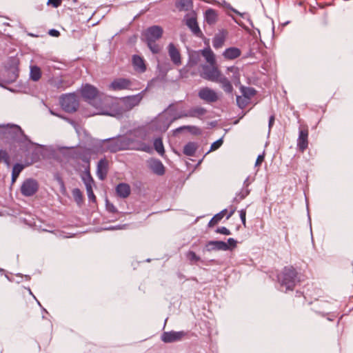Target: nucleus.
Wrapping results in <instances>:
<instances>
[{
  "label": "nucleus",
  "instance_id": "nucleus-1",
  "mask_svg": "<svg viewBox=\"0 0 353 353\" xmlns=\"http://www.w3.org/2000/svg\"><path fill=\"white\" fill-rule=\"evenodd\" d=\"M107 149L111 152L120 150H137L147 153L152 152V136L150 128L139 126L130 130L125 136L108 139Z\"/></svg>",
  "mask_w": 353,
  "mask_h": 353
},
{
  "label": "nucleus",
  "instance_id": "nucleus-2",
  "mask_svg": "<svg viewBox=\"0 0 353 353\" xmlns=\"http://www.w3.org/2000/svg\"><path fill=\"white\" fill-rule=\"evenodd\" d=\"M82 97L90 103L97 110V114L116 116V109L117 105L112 103L111 100L107 97H100L99 99V91L97 88L90 84L86 83L82 85L81 89Z\"/></svg>",
  "mask_w": 353,
  "mask_h": 353
},
{
  "label": "nucleus",
  "instance_id": "nucleus-3",
  "mask_svg": "<svg viewBox=\"0 0 353 353\" xmlns=\"http://www.w3.org/2000/svg\"><path fill=\"white\" fill-rule=\"evenodd\" d=\"M281 287L285 288V292L293 290L297 281V272L292 266L285 267L277 276Z\"/></svg>",
  "mask_w": 353,
  "mask_h": 353
},
{
  "label": "nucleus",
  "instance_id": "nucleus-4",
  "mask_svg": "<svg viewBox=\"0 0 353 353\" xmlns=\"http://www.w3.org/2000/svg\"><path fill=\"white\" fill-rule=\"evenodd\" d=\"M172 123L168 112L165 110L151 121L150 128L156 131L164 132L169 128Z\"/></svg>",
  "mask_w": 353,
  "mask_h": 353
},
{
  "label": "nucleus",
  "instance_id": "nucleus-5",
  "mask_svg": "<svg viewBox=\"0 0 353 353\" xmlns=\"http://www.w3.org/2000/svg\"><path fill=\"white\" fill-rule=\"evenodd\" d=\"M61 105L66 112L72 113L77 110L79 101L74 94H66L60 99Z\"/></svg>",
  "mask_w": 353,
  "mask_h": 353
},
{
  "label": "nucleus",
  "instance_id": "nucleus-6",
  "mask_svg": "<svg viewBox=\"0 0 353 353\" xmlns=\"http://www.w3.org/2000/svg\"><path fill=\"white\" fill-rule=\"evenodd\" d=\"M201 68L202 71L201 72L200 76L203 79L212 82H215L221 74L216 63L214 64L202 65Z\"/></svg>",
  "mask_w": 353,
  "mask_h": 353
},
{
  "label": "nucleus",
  "instance_id": "nucleus-7",
  "mask_svg": "<svg viewBox=\"0 0 353 353\" xmlns=\"http://www.w3.org/2000/svg\"><path fill=\"white\" fill-rule=\"evenodd\" d=\"M39 188V184L36 179L28 178L22 183L20 191L25 196H32L37 192Z\"/></svg>",
  "mask_w": 353,
  "mask_h": 353
},
{
  "label": "nucleus",
  "instance_id": "nucleus-8",
  "mask_svg": "<svg viewBox=\"0 0 353 353\" xmlns=\"http://www.w3.org/2000/svg\"><path fill=\"white\" fill-rule=\"evenodd\" d=\"M198 97L208 103H214L219 99L217 93L208 87L201 88L198 92Z\"/></svg>",
  "mask_w": 353,
  "mask_h": 353
},
{
  "label": "nucleus",
  "instance_id": "nucleus-9",
  "mask_svg": "<svg viewBox=\"0 0 353 353\" xmlns=\"http://www.w3.org/2000/svg\"><path fill=\"white\" fill-rule=\"evenodd\" d=\"M167 50L172 63L176 66L181 65L182 64V59L179 49L173 43H170L168 46Z\"/></svg>",
  "mask_w": 353,
  "mask_h": 353
},
{
  "label": "nucleus",
  "instance_id": "nucleus-10",
  "mask_svg": "<svg viewBox=\"0 0 353 353\" xmlns=\"http://www.w3.org/2000/svg\"><path fill=\"white\" fill-rule=\"evenodd\" d=\"M308 129L307 127L300 128L299 137L297 139V148L299 151L303 152L308 146Z\"/></svg>",
  "mask_w": 353,
  "mask_h": 353
},
{
  "label": "nucleus",
  "instance_id": "nucleus-11",
  "mask_svg": "<svg viewBox=\"0 0 353 353\" xmlns=\"http://www.w3.org/2000/svg\"><path fill=\"white\" fill-rule=\"evenodd\" d=\"M185 335L184 331L164 332L161 335V340L166 343H174L181 341Z\"/></svg>",
  "mask_w": 353,
  "mask_h": 353
},
{
  "label": "nucleus",
  "instance_id": "nucleus-12",
  "mask_svg": "<svg viewBox=\"0 0 353 353\" xmlns=\"http://www.w3.org/2000/svg\"><path fill=\"white\" fill-rule=\"evenodd\" d=\"M132 85V82L126 78H117L114 79L109 85V89L114 91L128 90Z\"/></svg>",
  "mask_w": 353,
  "mask_h": 353
},
{
  "label": "nucleus",
  "instance_id": "nucleus-13",
  "mask_svg": "<svg viewBox=\"0 0 353 353\" xmlns=\"http://www.w3.org/2000/svg\"><path fill=\"white\" fill-rule=\"evenodd\" d=\"M143 97V92L138 93L134 95L128 96L123 97L122 101L128 110H131L134 107L138 105Z\"/></svg>",
  "mask_w": 353,
  "mask_h": 353
},
{
  "label": "nucleus",
  "instance_id": "nucleus-14",
  "mask_svg": "<svg viewBox=\"0 0 353 353\" xmlns=\"http://www.w3.org/2000/svg\"><path fill=\"white\" fill-rule=\"evenodd\" d=\"M163 29L159 26H153L145 31L146 41H156L162 37Z\"/></svg>",
  "mask_w": 353,
  "mask_h": 353
},
{
  "label": "nucleus",
  "instance_id": "nucleus-15",
  "mask_svg": "<svg viewBox=\"0 0 353 353\" xmlns=\"http://www.w3.org/2000/svg\"><path fill=\"white\" fill-rule=\"evenodd\" d=\"M165 110L168 112L172 122L182 118L188 117L187 110H182L181 108H179L174 104H170Z\"/></svg>",
  "mask_w": 353,
  "mask_h": 353
},
{
  "label": "nucleus",
  "instance_id": "nucleus-16",
  "mask_svg": "<svg viewBox=\"0 0 353 353\" xmlns=\"http://www.w3.org/2000/svg\"><path fill=\"white\" fill-rule=\"evenodd\" d=\"M185 21L186 26L191 30L192 32L195 36L201 37L203 35L194 16L187 14L185 17Z\"/></svg>",
  "mask_w": 353,
  "mask_h": 353
},
{
  "label": "nucleus",
  "instance_id": "nucleus-17",
  "mask_svg": "<svg viewBox=\"0 0 353 353\" xmlns=\"http://www.w3.org/2000/svg\"><path fill=\"white\" fill-rule=\"evenodd\" d=\"M229 245L222 241H210L206 243L204 251L212 252L215 250H228Z\"/></svg>",
  "mask_w": 353,
  "mask_h": 353
},
{
  "label": "nucleus",
  "instance_id": "nucleus-18",
  "mask_svg": "<svg viewBox=\"0 0 353 353\" xmlns=\"http://www.w3.org/2000/svg\"><path fill=\"white\" fill-rule=\"evenodd\" d=\"M108 172V161L105 158H103L98 162L97 168V175L100 180L103 181L106 178Z\"/></svg>",
  "mask_w": 353,
  "mask_h": 353
},
{
  "label": "nucleus",
  "instance_id": "nucleus-19",
  "mask_svg": "<svg viewBox=\"0 0 353 353\" xmlns=\"http://www.w3.org/2000/svg\"><path fill=\"white\" fill-rule=\"evenodd\" d=\"M132 64L134 70L139 73H143L146 71L145 60L139 55L134 54L132 56Z\"/></svg>",
  "mask_w": 353,
  "mask_h": 353
},
{
  "label": "nucleus",
  "instance_id": "nucleus-20",
  "mask_svg": "<svg viewBox=\"0 0 353 353\" xmlns=\"http://www.w3.org/2000/svg\"><path fill=\"white\" fill-rule=\"evenodd\" d=\"M207 110L201 106H194L187 110L188 117L203 119L207 114Z\"/></svg>",
  "mask_w": 353,
  "mask_h": 353
},
{
  "label": "nucleus",
  "instance_id": "nucleus-21",
  "mask_svg": "<svg viewBox=\"0 0 353 353\" xmlns=\"http://www.w3.org/2000/svg\"><path fill=\"white\" fill-rule=\"evenodd\" d=\"M150 169L157 175H163L165 173V168L162 162L159 159H151L149 161Z\"/></svg>",
  "mask_w": 353,
  "mask_h": 353
},
{
  "label": "nucleus",
  "instance_id": "nucleus-22",
  "mask_svg": "<svg viewBox=\"0 0 353 353\" xmlns=\"http://www.w3.org/2000/svg\"><path fill=\"white\" fill-rule=\"evenodd\" d=\"M241 54V51L236 47H230L226 48L223 52V56L225 59L233 60L239 57Z\"/></svg>",
  "mask_w": 353,
  "mask_h": 353
},
{
  "label": "nucleus",
  "instance_id": "nucleus-23",
  "mask_svg": "<svg viewBox=\"0 0 353 353\" xmlns=\"http://www.w3.org/2000/svg\"><path fill=\"white\" fill-rule=\"evenodd\" d=\"M50 84L57 90H63L70 87L72 83L62 78H54L50 80Z\"/></svg>",
  "mask_w": 353,
  "mask_h": 353
},
{
  "label": "nucleus",
  "instance_id": "nucleus-24",
  "mask_svg": "<svg viewBox=\"0 0 353 353\" xmlns=\"http://www.w3.org/2000/svg\"><path fill=\"white\" fill-rule=\"evenodd\" d=\"M204 18L208 24L213 25L216 22L218 19L217 12L212 8H209L205 10Z\"/></svg>",
  "mask_w": 353,
  "mask_h": 353
},
{
  "label": "nucleus",
  "instance_id": "nucleus-25",
  "mask_svg": "<svg viewBox=\"0 0 353 353\" xmlns=\"http://www.w3.org/2000/svg\"><path fill=\"white\" fill-rule=\"evenodd\" d=\"M117 195L121 198H127L130 194V188L127 183H121L116 187Z\"/></svg>",
  "mask_w": 353,
  "mask_h": 353
},
{
  "label": "nucleus",
  "instance_id": "nucleus-26",
  "mask_svg": "<svg viewBox=\"0 0 353 353\" xmlns=\"http://www.w3.org/2000/svg\"><path fill=\"white\" fill-rule=\"evenodd\" d=\"M216 83H219L221 85V88L223 90L227 93H232L233 91V87L230 81L222 74L220 75V77L217 79L215 81Z\"/></svg>",
  "mask_w": 353,
  "mask_h": 353
},
{
  "label": "nucleus",
  "instance_id": "nucleus-27",
  "mask_svg": "<svg viewBox=\"0 0 353 353\" xmlns=\"http://www.w3.org/2000/svg\"><path fill=\"white\" fill-rule=\"evenodd\" d=\"M200 52L201 55L205 58L209 64H214L216 63L214 54L210 48H205L200 51Z\"/></svg>",
  "mask_w": 353,
  "mask_h": 353
},
{
  "label": "nucleus",
  "instance_id": "nucleus-28",
  "mask_svg": "<svg viewBox=\"0 0 353 353\" xmlns=\"http://www.w3.org/2000/svg\"><path fill=\"white\" fill-rule=\"evenodd\" d=\"M201 59L200 51H192L189 54V59L187 67H193L198 64Z\"/></svg>",
  "mask_w": 353,
  "mask_h": 353
},
{
  "label": "nucleus",
  "instance_id": "nucleus-29",
  "mask_svg": "<svg viewBox=\"0 0 353 353\" xmlns=\"http://www.w3.org/2000/svg\"><path fill=\"white\" fill-rule=\"evenodd\" d=\"M175 6L179 11H188L192 8L193 3L192 0H179Z\"/></svg>",
  "mask_w": 353,
  "mask_h": 353
},
{
  "label": "nucleus",
  "instance_id": "nucleus-30",
  "mask_svg": "<svg viewBox=\"0 0 353 353\" xmlns=\"http://www.w3.org/2000/svg\"><path fill=\"white\" fill-rule=\"evenodd\" d=\"M197 149V145L196 143L194 142H188L183 147V153L190 157H192L194 155Z\"/></svg>",
  "mask_w": 353,
  "mask_h": 353
},
{
  "label": "nucleus",
  "instance_id": "nucleus-31",
  "mask_svg": "<svg viewBox=\"0 0 353 353\" xmlns=\"http://www.w3.org/2000/svg\"><path fill=\"white\" fill-rule=\"evenodd\" d=\"M227 213V209L221 210L220 212L215 214L208 223V227L212 228L216 225L224 217Z\"/></svg>",
  "mask_w": 353,
  "mask_h": 353
},
{
  "label": "nucleus",
  "instance_id": "nucleus-32",
  "mask_svg": "<svg viewBox=\"0 0 353 353\" xmlns=\"http://www.w3.org/2000/svg\"><path fill=\"white\" fill-rule=\"evenodd\" d=\"M30 79L34 81H37L41 79V71L39 67L37 65L30 66Z\"/></svg>",
  "mask_w": 353,
  "mask_h": 353
},
{
  "label": "nucleus",
  "instance_id": "nucleus-33",
  "mask_svg": "<svg viewBox=\"0 0 353 353\" xmlns=\"http://www.w3.org/2000/svg\"><path fill=\"white\" fill-rule=\"evenodd\" d=\"M24 165L21 163H16L14 165L12 171V183H14L21 171L23 170Z\"/></svg>",
  "mask_w": 353,
  "mask_h": 353
},
{
  "label": "nucleus",
  "instance_id": "nucleus-34",
  "mask_svg": "<svg viewBox=\"0 0 353 353\" xmlns=\"http://www.w3.org/2000/svg\"><path fill=\"white\" fill-rule=\"evenodd\" d=\"M14 65L13 67L10 68L8 70V73H11V75L9 78V81H14L17 77H18V68H17V63L16 59H13Z\"/></svg>",
  "mask_w": 353,
  "mask_h": 353
},
{
  "label": "nucleus",
  "instance_id": "nucleus-35",
  "mask_svg": "<svg viewBox=\"0 0 353 353\" xmlns=\"http://www.w3.org/2000/svg\"><path fill=\"white\" fill-rule=\"evenodd\" d=\"M153 145L155 150L160 154L163 155L165 152L162 139L156 138L153 141Z\"/></svg>",
  "mask_w": 353,
  "mask_h": 353
},
{
  "label": "nucleus",
  "instance_id": "nucleus-36",
  "mask_svg": "<svg viewBox=\"0 0 353 353\" xmlns=\"http://www.w3.org/2000/svg\"><path fill=\"white\" fill-rule=\"evenodd\" d=\"M185 256L190 264H194L201 261L200 256L196 255L194 252L191 250H189L185 253Z\"/></svg>",
  "mask_w": 353,
  "mask_h": 353
},
{
  "label": "nucleus",
  "instance_id": "nucleus-37",
  "mask_svg": "<svg viewBox=\"0 0 353 353\" xmlns=\"http://www.w3.org/2000/svg\"><path fill=\"white\" fill-rule=\"evenodd\" d=\"M78 158L81 159L83 162L88 164V166H90V152L88 150H84L82 152H79L78 154Z\"/></svg>",
  "mask_w": 353,
  "mask_h": 353
},
{
  "label": "nucleus",
  "instance_id": "nucleus-38",
  "mask_svg": "<svg viewBox=\"0 0 353 353\" xmlns=\"http://www.w3.org/2000/svg\"><path fill=\"white\" fill-rule=\"evenodd\" d=\"M74 201L78 205L81 204L83 202V194L79 188H74L72 192Z\"/></svg>",
  "mask_w": 353,
  "mask_h": 353
},
{
  "label": "nucleus",
  "instance_id": "nucleus-39",
  "mask_svg": "<svg viewBox=\"0 0 353 353\" xmlns=\"http://www.w3.org/2000/svg\"><path fill=\"white\" fill-rule=\"evenodd\" d=\"M224 40L223 36H216L212 41L213 47L216 49L221 48L223 45Z\"/></svg>",
  "mask_w": 353,
  "mask_h": 353
},
{
  "label": "nucleus",
  "instance_id": "nucleus-40",
  "mask_svg": "<svg viewBox=\"0 0 353 353\" xmlns=\"http://www.w3.org/2000/svg\"><path fill=\"white\" fill-rule=\"evenodd\" d=\"M0 161L3 162L8 166L10 165V156L6 150H0Z\"/></svg>",
  "mask_w": 353,
  "mask_h": 353
},
{
  "label": "nucleus",
  "instance_id": "nucleus-41",
  "mask_svg": "<svg viewBox=\"0 0 353 353\" xmlns=\"http://www.w3.org/2000/svg\"><path fill=\"white\" fill-rule=\"evenodd\" d=\"M227 70L228 72H231L233 73V76L232 78L233 81H239L240 74H239V70L238 68H236L235 66H230L227 68Z\"/></svg>",
  "mask_w": 353,
  "mask_h": 353
},
{
  "label": "nucleus",
  "instance_id": "nucleus-42",
  "mask_svg": "<svg viewBox=\"0 0 353 353\" xmlns=\"http://www.w3.org/2000/svg\"><path fill=\"white\" fill-rule=\"evenodd\" d=\"M249 193L250 190H248V188H243L239 192V193L236 194V197L234 198V200L236 202H239L245 199L249 194Z\"/></svg>",
  "mask_w": 353,
  "mask_h": 353
},
{
  "label": "nucleus",
  "instance_id": "nucleus-43",
  "mask_svg": "<svg viewBox=\"0 0 353 353\" xmlns=\"http://www.w3.org/2000/svg\"><path fill=\"white\" fill-rule=\"evenodd\" d=\"M150 50L154 54L158 53L160 51V48L156 41H146Z\"/></svg>",
  "mask_w": 353,
  "mask_h": 353
},
{
  "label": "nucleus",
  "instance_id": "nucleus-44",
  "mask_svg": "<svg viewBox=\"0 0 353 353\" xmlns=\"http://www.w3.org/2000/svg\"><path fill=\"white\" fill-rule=\"evenodd\" d=\"M86 188V192H87L88 199L90 201L95 203L96 202V196L94 194V192L92 190V186H90V185H87V188Z\"/></svg>",
  "mask_w": 353,
  "mask_h": 353
},
{
  "label": "nucleus",
  "instance_id": "nucleus-45",
  "mask_svg": "<svg viewBox=\"0 0 353 353\" xmlns=\"http://www.w3.org/2000/svg\"><path fill=\"white\" fill-rule=\"evenodd\" d=\"M83 181L84 182L85 188H87V185H90V186H92L94 185V180L89 172L85 176L83 177Z\"/></svg>",
  "mask_w": 353,
  "mask_h": 353
},
{
  "label": "nucleus",
  "instance_id": "nucleus-46",
  "mask_svg": "<svg viewBox=\"0 0 353 353\" xmlns=\"http://www.w3.org/2000/svg\"><path fill=\"white\" fill-rule=\"evenodd\" d=\"M222 6H223V8H226V9H228L230 10H231L232 12H234L235 14L241 16V17H243V13H241L240 12H239L237 10H236L235 8H234L231 5L230 3L226 2V1H223Z\"/></svg>",
  "mask_w": 353,
  "mask_h": 353
},
{
  "label": "nucleus",
  "instance_id": "nucleus-47",
  "mask_svg": "<svg viewBox=\"0 0 353 353\" xmlns=\"http://www.w3.org/2000/svg\"><path fill=\"white\" fill-rule=\"evenodd\" d=\"M183 128H188V129H192V132L194 133V134H199L200 133L201 130L199 128L196 127V126H183V127H180L177 129H176V132H180L182 129Z\"/></svg>",
  "mask_w": 353,
  "mask_h": 353
},
{
  "label": "nucleus",
  "instance_id": "nucleus-48",
  "mask_svg": "<svg viewBox=\"0 0 353 353\" xmlns=\"http://www.w3.org/2000/svg\"><path fill=\"white\" fill-rule=\"evenodd\" d=\"M216 232L220 233L224 235H230L231 234L230 231L225 227L218 228L216 230Z\"/></svg>",
  "mask_w": 353,
  "mask_h": 353
},
{
  "label": "nucleus",
  "instance_id": "nucleus-49",
  "mask_svg": "<svg viewBox=\"0 0 353 353\" xmlns=\"http://www.w3.org/2000/svg\"><path fill=\"white\" fill-rule=\"evenodd\" d=\"M223 143L222 139H219L216 141L214 142L210 148L211 150H215L218 149Z\"/></svg>",
  "mask_w": 353,
  "mask_h": 353
},
{
  "label": "nucleus",
  "instance_id": "nucleus-50",
  "mask_svg": "<svg viewBox=\"0 0 353 353\" xmlns=\"http://www.w3.org/2000/svg\"><path fill=\"white\" fill-rule=\"evenodd\" d=\"M239 215L241 220L242 221V223L245 225L246 222V210L245 209H242L239 211Z\"/></svg>",
  "mask_w": 353,
  "mask_h": 353
},
{
  "label": "nucleus",
  "instance_id": "nucleus-51",
  "mask_svg": "<svg viewBox=\"0 0 353 353\" xmlns=\"http://www.w3.org/2000/svg\"><path fill=\"white\" fill-rule=\"evenodd\" d=\"M265 159V154L264 152L261 154H259L258 157H257V159H256V163H255V166L257 167V166H260L261 164L263 163V161H264Z\"/></svg>",
  "mask_w": 353,
  "mask_h": 353
},
{
  "label": "nucleus",
  "instance_id": "nucleus-52",
  "mask_svg": "<svg viewBox=\"0 0 353 353\" xmlns=\"http://www.w3.org/2000/svg\"><path fill=\"white\" fill-rule=\"evenodd\" d=\"M106 208L107 210L112 213H115L117 212V208L112 204L107 201L106 203Z\"/></svg>",
  "mask_w": 353,
  "mask_h": 353
},
{
  "label": "nucleus",
  "instance_id": "nucleus-53",
  "mask_svg": "<svg viewBox=\"0 0 353 353\" xmlns=\"http://www.w3.org/2000/svg\"><path fill=\"white\" fill-rule=\"evenodd\" d=\"M62 0H48V4H51L54 8H58L59 6H60Z\"/></svg>",
  "mask_w": 353,
  "mask_h": 353
},
{
  "label": "nucleus",
  "instance_id": "nucleus-54",
  "mask_svg": "<svg viewBox=\"0 0 353 353\" xmlns=\"http://www.w3.org/2000/svg\"><path fill=\"white\" fill-rule=\"evenodd\" d=\"M226 243L229 245V249L230 247L235 248L236 245V241L233 238H229Z\"/></svg>",
  "mask_w": 353,
  "mask_h": 353
},
{
  "label": "nucleus",
  "instance_id": "nucleus-55",
  "mask_svg": "<svg viewBox=\"0 0 353 353\" xmlns=\"http://www.w3.org/2000/svg\"><path fill=\"white\" fill-rule=\"evenodd\" d=\"M10 128L12 129L13 132L15 134L22 133L21 128L19 125H12Z\"/></svg>",
  "mask_w": 353,
  "mask_h": 353
},
{
  "label": "nucleus",
  "instance_id": "nucleus-56",
  "mask_svg": "<svg viewBox=\"0 0 353 353\" xmlns=\"http://www.w3.org/2000/svg\"><path fill=\"white\" fill-rule=\"evenodd\" d=\"M48 34L50 36L54 37H57L60 35V32L57 30H55V29L50 30Z\"/></svg>",
  "mask_w": 353,
  "mask_h": 353
},
{
  "label": "nucleus",
  "instance_id": "nucleus-57",
  "mask_svg": "<svg viewBox=\"0 0 353 353\" xmlns=\"http://www.w3.org/2000/svg\"><path fill=\"white\" fill-rule=\"evenodd\" d=\"M274 120H275V117L274 114H272L269 118V123H268L269 131L272 128V127L274 123Z\"/></svg>",
  "mask_w": 353,
  "mask_h": 353
},
{
  "label": "nucleus",
  "instance_id": "nucleus-58",
  "mask_svg": "<svg viewBox=\"0 0 353 353\" xmlns=\"http://www.w3.org/2000/svg\"><path fill=\"white\" fill-rule=\"evenodd\" d=\"M235 212V209H232L230 212L228 214L227 216H226V219H230L232 215Z\"/></svg>",
  "mask_w": 353,
  "mask_h": 353
},
{
  "label": "nucleus",
  "instance_id": "nucleus-59",
  "mask_svg": "<svg viewBox=\"0 0 353 353\" xmlns=\"http://www.w3.org/2000/svg\"><path fill=\"white\" fill-rule=\"evenodd\" d=\"M250 185V182H249V178L248 177L245 181H244V186H245V188H248V185Z\"/></svg>",
  "mask_w": 353,
  "mask_h": 353
},
{
  "label": "nucleus",
  "instance_id": "nucleus-60",
  "mask_svg": "<svg viewBox=\"0 0 353 353\" xmlns=\"http://www.w3.org/2000/svg\"><path fill=\"white\" fill-rule=\"evenodd\" d=\"M51 113H52V114L59 116L58 114H55V113H54V112H51Z\"/></svg>",
  "mask_w": 353,
  "mask_h": 353
}]
</instances>
